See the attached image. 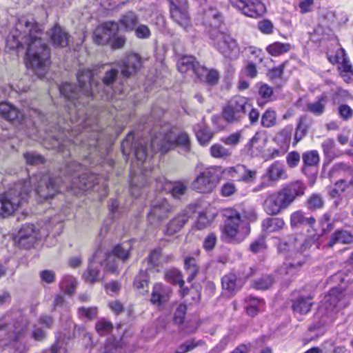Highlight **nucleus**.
<instances>
[{"label":"nucleus","mask_w":353,"mask_h":353,"mask_svg":"<svg viewBox=\"0 0 353 353\" xmlns=\"http://www.w3.org/2000/svg\"><path fill=\"white\" fill-rule=\"evenodd\" d=\"M42 26L34 19L22 17L7 38L12 48H26L27 66L39 78L46 76L50 61V50L41 38Z\"/></svg>","instance_id":"f257e3e1"},{"label":"nucleus","mask_w":353,"mask_h":353,"mask_svg":"<svg viewBox=\"0 0 353 353\" xmlns=\"http://www.w3.org/2000/svg\"><path fill=\"white\" fill-rule=\"evenodd\" d=\"M83 166L72 159L66 160L60 169V176L54 177L49 174H43L36 177L37 184L35 192L43 200L52 198L65 186L66 189L74 191H87L99 183V177L92 172L79 174Z\"/></svg>","instance_id":"f03ea898"},{"label":"nucleus","mask_w":353,"mask_h":353,"mask_svg":"<svg viewBox=\"0 0 353 353\" xmlns=\"http://www.w3.org/2000/svg\"><path fill=\"white\" fill-rule=\"evenodd\" d=\"M134 139L133 133L129 132L121 143V150L125 156L131 152L134 153L138 164L141 166L140 170L143 176L147 174L144 163L150 158V153H165L176 146L181 147L186 152L190 151V139L188 134L181 132L176 137L168 124H165L158 132H155L150 141V150H148L144 139H138L135 141Z\"/></svg>","instance_id":"7ed1b4c3"},{"label":"nucleus","mask_w":353,"mask_h":353,"mask_svg":"<svg viewBox=\"0 0 353 353\" xmlns=\"http://www.w3.org/2000/svg\"><path fill=\"white\" fill-rule=\"evenodd\" d=\"M93 73L88 68L80 69L77 73L78 85L65 83L59 86V92L65 99L71 100L74 112L81 111L80 105L84 107L88 104L94 96V90L91 84Z\"/></svg>","instance_id":"20e7f679"},{"label":"nucleus","mask_w":353,"mask_h":353,"mask_svg":"<svg viewBox=\"0 0 353 353\" xmlns=\"http://www.w3.org/2000/svg\"><path fill=\"white\" fill-rule=\"evenodd\" d=\"M305 185L299 181L291 183L279 191L268 195L263 203L264 211L275 216L286 210L295 199L304 194Z\"/></svg>","instance_id":"39448f33"},{"label":"nucleus","mask_w":353,"mask_h":353,"mask_svg":"<svg viewBox=\"0 0 353 353\" xmlns=\"http://www.w3.org/2000/svg\"><path fill=\"white\" fill-rule=\"evenodd\" d=\"M28 319L20 313H7L0 319V347L14 345L28 325Z\"/></svg>","instance_id":"423d86ee"},{"label":"nucleus","mask_w":353,"mask_h":353,"mask_svg":"<svg viewBox=\"0 0 353 353\" xmlns=\"http://www.w3.org/2000/svg\"><path fill=\"white\" fill-rule=\"evenodd\" d=\"M31 191L30 183L20 181L0 194V218H6L17 211L26 201Z\"/></svg>","instance_id":"0eeeda50"},{"label":"nucleus","mask_w":353,"mask_h":353,"mask_svg":"<svg viewBox=\"0 0 353 353\" xmlns=\"http://www.w3.org/2000/svg\"><path fill=\"white\" fill-rule=\"evenodd\" d=\"M104 266V270L109 273H116L118 266L116 260L110 254L99 248L92 257L89 260V265L83 274V278L87 283L92 284L99 278L100 268Z\"/></svg>","instance_id":"6e6552de"},{"label":"nucleus","mask_w":353,"mask_h":353,"mask_svg":"<svg viewBox=\"0 0 353 353\" xmlns=\"http://www.w3.org/2000/svg\"><path fill=\"white\" fill-rule=\"evenodd\" d=\"M247 98L241 96H235L232 98L223 108V118L228 123L241 122L245 119V108Z\"/></svg>","instance_id":"1a4fd4ad"},{"label":"nucleus","mask_w":353,"mask_h":353,"mask_svg":"<svg viewBox=\"0 0 353 353\" xmlns=\"http://www.w3.org/2000/svg\"><path fill=\"white\" fill-rule=\"evenodd\" d=\"M214 35L211 41L217 50L226 58L236 59L239 52L236 41L224 32H216Z\"/></svg>","instance_id":"9d476101"},{"label":"nucleus","mask_w":353,"mask_h":353,"mask_svg":"<svg viewBox=\"0 0 353 353\" xmlns=\"http://www.w3.org/2000/svg\"><path fill=\"white\" fill-rule=\"evenodd\" d=\"M89 70H90V69ZM91 71L94 73L93 70H91ZM118 74V70L114 68H111L110 70H107L102 79L101 84L98 82H95L93 79L94 76H92L91 79V84L94 90V93L95 92H98L104 100H110L112 99V88L117 79ZM93 75H94V74H93Z\"/></svg>","instance_id":"9b49d317"},{"label":"nucleus","mask_w":353,"mask_h":353,"mask_svg":"<svg viewBox=\"0 0 353 353\" xmlns=\"http://www.w3.org/2000/svg\"><path fill=\"white\" fill-rule=\"evenodd\" d=\"M219 175L214 169H207L201 172L192 183V188L200 193H210L216 187Z\"/></svg>","instance_id":"f8f14e48"},{"label":"nucleus","mask_w":353,"mask_h":353,"mask_svg":"<svg viewBox=\"0 0 353 353\" xmlns=\"http://www.w3.org/2000/svg\"><path fill=\"white\" fill-rule=\"evenodd\" d=\"M232 7L243 14L256 18L266 11L265 5L259 0H228Z\"/></svg>","instance_id":"ddd939ff"},{"label":"nucleus","mask_w":353,"mask_h":353,"mask_svg":"<svg viewBox=\"0 0 353 353\" xmlns=\"http://www.w3.org/2000/svg\"><path fill=\"white\" fill-rule=\"evenodd\" d=\"M223 215L225 218L223 233L230 240H234L239 232L241 214L233 208H225L223 210Z\"/></svg>","instance_id":"4468645a"},{"label":"nucleus","mask_w":353,"mask_h":353,"mask_svg":"<svg viewBox=\"0 0 353 353\" xmlns=\"http://www.w3.org/2000/svg\"><path fill=\"white\" fill-rule=\"evenodd\" d=\"M203 23L205 27V31L210 39L214 38L216 32L223 33V17L219 11L215 8H209L205 10Z\"/></svg>","instance_id":"2eb2a0df"},{"label":"nucleus","mask_w":353,"mask_h":353,"mask_svg":"<svg viewBox=\"0 0 353 353\" xmlns=\"http://www.w3.org/2000/svg\"><path fill=\"white\" fill-rule=\"evenodd\" d=\"M169 2L171 18L176 23L187 30L191 26L190 18L187 10V1L174 2L173 0H169Z\"/></svg>","instance_id":"dca6fc26"},{"label":"nucleus","mask_w":353,"mask_h":353,"mask_svg":"<svg viewBox=\"0 0 353 353\" xmlns=\"http://www.w3.org/2000/svg\"><path fill=\"white\" fill-rule=\"evenodd\" d=\"M119 25L115 21H107L98 27L93 34V39L97 45H106L110 43L112 37L118 34Z\"/></svg>","instance_id":"f3484780"},{"label":"nucleus","mask_w":353,"mask_h":353,"mask_svg":"<svg viewBox=\"0 0 353 353\" xmlns=\"http://www.w3.org/2000/svg\"><path fill=\"white\" fill-rule=\"evenodd\" d=\"M171 207L167 200L157 199L151 203L148 214V221L150 224H157L165 219L170 212Z\"/></svg>","instance_id":"a211bd4d"},{"label":"nucleus","mask_w":353,"mask_h":353,"mask_svg":"<svg viewBox=\"0 0 353 353\" xmlns=\"http://www.w3.org/2000/svg\"><path fill=\"white\" fill-rule=\"evenodd\" d=\"M305 256L299 252H296L292 261H286L280 267L278 270V273L281 276L286 277L287 280H290L299 272L301 267L305 263Z\"/></svg>","instance_id":"6ab92c4d"},{"label":"nucleus","mask_w":353,"mask_h":353,"mask_svg":"<svg viewBox=\"0 0 353 353\" xmlns=\"http://www.w3.org/2000/svg\"><path fill=\"white\" fill-rule=\"evenodd\" d=\"M121 74L123 78H129L135 74L142 67V59L141 57L135 53L128 54L122 61L120 65Z\"/></svg>","instance_id":"aec40b11"},{"label":"nucleus","mask_w":353,"mask_h":353,"mask_svg":"<svg viewBox=\"0 0 353 353\" xmlns=\"http://www.w3.org/2000/svg\"><path fill=\"white\" fill-rule=\"evenodd\" d=\"M223 173L236 181H250L256 176V171L248 170L245 165L238 164L225 168Z\"/></svg>","instance_id":"412c9836"},{"label":"nucleus","mask_w":353,"mask_h":353,"mask_svg":"<svg viewBox=\"0 0 353 353\" xmlns=\"http://www.w3.org/2000/svg\"><path fill=\"white\" fill-rule=\"evenodd\" d=\"M37 235L34 225L29 223L23 225L19 232V245L24 249L33 247L37 240Z\"/></svg>","instance_id":"4be33fe9"},{"label":"nucleus","mask_w":353,"mask_h":353,"mask_svg":"<svg viewBox=\"0 0 353 353\" xmlns=\"http://www.w3.org/2000/svg\"><path fill=\"white\" fill-rule=\"evenodd\" d=\"M50 148L61 152L63 156H70L71 149L74 147V143L70 139L65 137L63 131L59 130L57 135H52Z\"/></svg>","instance_id":"5701e85b"},{"label":"nucleus","mask_w":353,"mask_h":353,"mask_svg":"<svg viewBox=\"0 0 353 353\" xmlns=\"http://www.w3.org/2000/svg\"><path fill=\"white\" fill-rule=\"evenodd\" d=\"M47 34L50 43L53 46L61 48L68 46L70 36L59 25H55L48 31Z\"/></svg>","instance_id":"b1692460"},{"label":"nucleus","mask_w":353,"mask_h":353,"mask_svg":"<svg viewBox=\"0 0 353 353\" xmlns=\"http://www.w3.org/2000/svg\"><path fill=\"white\" fill-rule=\"evenodd\" d=\"M190 212V210H185L170 220L166 225L165 234L172 236L179 232L189 220Z\"/></svg>","instance_id":"393cba45"},{"label":"nucleus","mask_w":353,"mask_h":353,"mask_svg":"<svg viewBox=\"0 0 353 353\" xmlns=\"http://www.w3.org/2000/svg\"><path fill=\"white\" fill-rule=\"evenodd\" d=\"M171 294L172 290L169 286L157 283L153 288L150 301L154 305H160L169 300Z\"/></svg>","instance_id":"a878e982"},{"label":"nucleus","mask_w":353,"mask_h":353,"mask_svg":"<svg viewBox=\"0 0 353 353\" xmlns=\"http://www.w3.org/2000/svg\"><path fill=\"white\" fill-rule=\"evenodd\" d=\"M313 123L312 119L309 118L307 115L301 116L297 121V125L295 129L293 146L301 141L307 134Z\"/></svg>","instance_id":"bb28decb"},{"label":"nucleus","mask_w":353,"mask_h":353,"mask_svg":"<svg viewBox=\"0 0 353 353\" xmlns=\"http://www.w3.org/2000/svg\"><path fill=\"white\" fill-rule=\"evenodd\" d=\"M132 250V244L131 241H127L119 243L114 246L112 252H105V253L110 254L116 260V264L118 265L117 259L125 262L130 256V252Z\"/></svg>","instance_id":"cd10ccee"},{"label":"nucleus","mask_w":353,"mask_h":353,"mask_svg":"<svg viewBox=\"0 0 353 353\" xmlns=\"http://www.w3.org/2000/svg\"><path fill=\"white\" fill-rule=\"evenodd\" d=\"M221 284L224 290L232 294L242 288L243 281L241 278H237L234 274L230 273L223 276Z\"/></svg>","instance_id":"c85d7f7f"},{"label":"nucleus","mask_w":353,"mask_h":353,"mask_svg":"<svg viewBox=\"0 0 353 353\" xmlns=\"http://www.w3.org/2000/svg\"><path fill=\"white\" fill-rule=\"evenodd\" d=\"M353 242V235L347 230H337L332 233L326 244V247L332 248L336 243L350 244Z\"/></svg>","instance_id":"c756f323"},{"label":"nucleus","mask_w":353,"mask_h":353,"mask_svg":"<svg viewBox=\"0 0 353 353\" xmlns=\"http://www.w3.org/2000/svg\"><path fill=\"white\" fill-rule=\"evenodd\" d=\"M315 223L316 219L313 216L305 217L300 210L294 212L290 215V226L292 228H299L303 225L313 228Z\"/></svg>","instance_id":"7c9ffc66"},{"label":"nucleus","mask_w":353,"mask_h":353,"mask_svg":"<svg viewBox=\"0 0 353 353\" xmlns=\"http://www.w3.org/2000/svg\"><path fill=\"white\" fill-rule=\"evenodd\" d=\"M327 102V96L323 93L316 97V101L306 104V110L316 116H321L325 112Z\"/></svg>","instance_id":"2f4dec72"},{"label":"nucleus","mask_w":353,"mask_h":353,"mask_svg":"<svg viewBox=\"0 0 353 353\" xmlns=\"http://www.w3.org/2000/svg\"><path fill=\"white\" fill-rule=\"evenodd\" d=\"M312 299L310 296H299L293 301L292 305L293 311L300 314H307L313 304Z\"/></svg>","instance_id":"473e14b6"},{"label":"nucleus","mask_w":353,"mask_h":353,"mask_svg":"<svg viewBox=\"0 0 353 353\" xmlns=\"http://www.w3.org/2000/svg\"><path fill=\"white\" fill-rule=\"evenodd\" d=\"M201 64L196 61L193 56H183L177 63L178 70L181 73H185L190 70H192L196 75V70L201 68Z\"/></svg>","instance_id":"72a5a7b5"},{"label":"nucleus","mask_w":353,"mask_h":353,"mask_svg":"<svg viewBox=\"0 0 353 353\" xmlns=\"http://www.w3.org/2000/svg\"><path fill=\"white\" fill-rule=\"evenodd\" d=\"M264 146V139L259 132H256L245 145V149L250 155L254 157L261 152Z\"/></svg>","instance_id":"f704fd0d"},{"label":"nucleus","mask_w":353,"mask_h":353,"mask_svg":"<svg viewBox=\"0 0 353 353\" xmlns=\"http://www.w3.org/2000/svg\"><path fill=\"white\" fill-rule=\"evenodd\" d=\"M196 77L201 81L211 85L216 84L219 79V73L216 70H208L203 65L197 69Z\"/></svg>","instance_id":"c9c22d12"},{"label":"nucleus","mask_w":353,"mask_h":353,"mask_svg":"<svg viewBox=\"0 0 353 353\" xmlns=\"http://www.w3.org/2000/svg\"><path fill=\"white\" fill-rule=\"evenodd\" d=\"M139 22L138 15L133 11H128L121 16L119 23L125 32H132Z\"/></svg>","instance_id":"e433bc0d"},{"label":"nucleus","mask_w":353,"mask_h":353,"mask_svg":"<svg viewBox=\"0 0 353 353\" xmlns=\"http://www.w3.org/2000/svg\"><path fill=\"white\" fill-rule=\"evenodd\" d=\"M292 131V125H286L276 133L274 140L280 145L281 148L288 149L291 143Z\"/></svg>","instance_id":"4c0bfd02"},{"label":"nucleus","mask_w":353,"mask_h":353,"mask_svg":"<svg viewBox=\"0 0 353 353\" xmlns=\"http://www.w3.org/2000/svg\"><path fill=\"white\" fill-rule=\"evenodd\" d=\"M265 175L272 181L286 178L284 165L279 161H275L268 168Z\"/></svg>","instance_id":"58836bf2"},{"label":"nucleus","mask_w":353,"mask_h":353,"mask_svg":"<svg viewBox=\"0 0 353 353\" xmlns=\"http://www.w3.org/2000/svg\"><path fill=\"white\" fill-rule=\"evenodd\" d=\"M194 130L198 141L203 145L208 144L214 136L209 128L203 123L197 124Z\"/></svg>","instance_id":"ea45409f"},{"label":"nucleus","mask_w":353,"mask_h":353,"mask_svg":"<svg viewBox=\"0 0 353 353\" xmlns=\"http://www.w3.org/2000/svg\"><path fill=\"white\" fill-rule=\"evenodd\" d=\"M0 115L8 121H14L19 118L20 112L11 104L2 102L0 103Z\"/></svg>","instance_id":"a19ab883"},{"label":"nucleus","mask_w":353,"mask_h":353,"mask_svg":"<svg viewBox=\"0 0 353 353\" xmlns=\"http://www.w3.org/2000/svg\"><path fill=\"white\" fill-rule=\"evenodd\" d=\"M285 226V221L282 218H266L262 222L263 230L271 233L281 230Z\"/></svg>","instance_id":"79ce46f5"},{"label":"nucleus","mask_w":353,"mask_h":353,"mask_svg":"<svg viewBox=\"0 0 353 353\" xmlns=\"http://www.w3.org/2000/svg\"><path fill=\"white\" fill-rule=\"evenodd\" d=\"M149 276L146 271L140 270L134 280V288L141 294L148 292Z\"/></svg>","instance_id":"37998d69"},{"label":"nucleus","mask_w":353,"mask_h":353,"mask_svg":"<svg viewBox=\"0 0 353 353\" xmlns=\"http://www.w3.org/2000/svg\"><path fill=\"white\" fill-rule=\"evenodd\" d=\"M274 281L273 276L265 274L254 280L252 283V287L256 290H266L272 286Z\"/></svg>","instance_id":"c03bdc74"},{"label":"nucleus","mask_w":353,"mask_h":353,"mask_svg":"<svg viewBox=\"0 0 353 353\" xmlns=\"http://www.w3.org/2000/svg\"><path fill=\"white\" fill-rule=\"evenodd\" d=\"M184 265L185 272L188 274L187 281L190 283L194 279L199 272V265L196 259L193 257L185 258Z\"/></svg>","instance_id":"a18cd8bd"},{"label":"nucleus","mask_w":353,"mask_h":353,"mask_svg":"<svg viewBox=\"0 0 353 353\" xmlns=\"http://www.w3.org/2000/svg\"><path fill=\"white\" fill-rule=\"evenodd\" d=\"M340 299L341 294L339 290L336 288L332 289L329 294L324 298L323 305H324L325 309L331 310L335 307L337 305Z\"/></svg>","instance_id":"49530a36"},{"label":"nucleus","mask_w":353,"mask_h":353,"mask_svg":"<svg viewBox=\"0 0 353 353\" xmlns=\"http://www.w3.org/2000/svg\"><path fill=\"white\" fill-rule=\"evenodd\" d=\"M303 166L302 171L305 172L306 167L315 166L319 163V156L316 150L305 152L302 155Z\"/></svg>","instance_id":"de8ad7c7"},{"label":"nucleus","mask_w":353,"mask_h":353,"mask_svg":"<svg viewBox=\"0 0 353 353\" xmlns=\"http://www.w3.org/2000/svg\"><path fill=\"white\" fill-rule=\"evenodd\" d=\"M266 50L272 56H280L290 51V44L275 42L269 45Z\"/></svg>","instance_id":"09e8293b"},{"label":"nucleus","mask_w":353,"mask_h":353,"mask_svg":"<svg viewBox=\"0 0 353 353\" xmlns=\"http://www.w3.org/2000/svg\"><path fill=\"white\" fill-rule=\"evenodd\" d=\"M276 114L272 110H267L261 116V124L264 128H272L276 125Z\"/></svg>","instance_id":"8fccbe9b"},{"label":"nucleus","mask_w":353,"mask_h":353,"mask_svg":"<svg viewBox=\"0 0 353 353\" xmlns=\"http://www.w3.org/2000/svg\"><path fill=\"white\" fill-rule=\"evenodd\" d=\"M246 106H248L249 108H245V118L248 114L250 120V123L251 125H255L259 121L260 113L259 110L254 108L253 105L250 103L248 98L246 101Z\"/></svg>","instance_id":"3c124183"},{"label":"nucleus","mask_w":353,"mask_h":353,"mask_svg":"<svg viewBox=\"0 0 353 353\" xmlns=\"http://www.w3.org/2000/svg\"><path fill=\"white\" fill-rule=\"evenodd\" d=\"M165 279L167 281L172 284H185V281L183 279L181 273L179 270L175 269L168 271L165 274Z\"/></svg>","instance_id":"603ef678"},{"label":"nucleus","mask_w":353,"mask_h":353,"mask_svg":"<svg viewBox=\"0 0 353 353\" xmlns=\"http://www.w3.org/2000/svg\"><path fill=\"white\" fill-rule=\"evenodd\" d=\"M23 157L28 164L31 165H37L43 164L45 162L44 157L34 152H28L23 154Z\"/></svg>","instance_id":"864d4df0"},{"label":"nucleus","mask_w":353,"mask_h":353,"mask_svg":"<svg viewBox=\"0 0 353 353\" xmlns=\"http://www.w3.org/2000/svg\"><path fill=\"white\" fill-rule=\"evenodd\" d=\"M210 154L214 158H225L231 154L229 150L221 144H214L210 147Z\"/></svg>","instance_id":"5fc2aeb1"},{"label":"nucleus","mask_w":353,"mask_h":353,"mask_svg":"<svg viewBox=\"0 0 353 353\" xmlns=\"http://www.w3.org/2000/svg\"><path fill=\"white\" fill-rule=\"evenodd\" d=\"M285 65V63H283L277 67H274L268 70V76L271 81L276 83L278 80L282 79Z\"/></svg>","instance_id":"6e6d98bb"},{"label":"nucleus","mask_w":353,"mask_h":353,"mask_svg":"<svg viewBox=\"0 0 353 353\" xmlns=\"http://www.w3.org/2000/svg\"><path fill=\"white\" fill-rule=\"evenodd\" d=\"M202 344V341H196L195 339L186 341L177 348L176 353H186Z\"/></svg>","instance_id":"4d7b16f0"},{"label":"nucleus","mask_w":353,"mask_h":353,"mask_svg":"<svg viewBox=\"0 0 353 353\" xmlns=\"http://www.w3.org/2000/svg\"><path fill=\"white\" fill-rule=\"evenodd\" d=\"M324 201L319 194H312L307 200V207L310 210L320 209L323 206Z\"/></svg>","instance_id":"13d9d810"},{"label":"nucleus","mask_w":353,"mask_h":353,"mask_svg":"<svg viewBox=\"0 0 353 353\" xmlns=\"http://www.w3.org/2000/svg\"><path fill=\"white\" fill-rule=\"evenodd\" d=\"M95 329L99 334L105 336L112 331L113 325L109 321L101 320L96 323Z\"/></svg>","instance_id":"bf43d9fd"},{"label":"nucleus","mask_w":353,"mask_h":353,"mask_svg":"<svg viewBox=\"0 0 353 353\" xmlns=\"http://www.w3.org/2000/svg\"><path fill=\"white\" fill-rule=\"evenodd\" d=\"M187 190V185L181 181H176L172 185L171 194L174 198L180 199L185 194Z\"/></svg>","instance_id":"052dcab7"},{"label":"nucleus","mask_w":353,"mask_h":353,"mask_svg":"<svg viewBox=\"0 0 353 353\" xmlns=\"http://www.w3.org/2000/svg\"><path fill=\"white\" fill-rule=\"evenodd\" d=\"M322 148L324 154L330 158L333 159L336 156L334 148L335 142L333 139H327L322 143Z\"/></svg>","instance_id":"680f3d73"},{"label":"nucleus","mask_w":353,"mask_h":353,"mask_svg":"<svg viewBox=\"0 0 353 353\" xmlns=\"http://www.w3.org/2000/svg\"><path fill=\"white\" fill-rule=\"evenodd\" d=\"M97 307H81L78 310V314L79 317L81 319H87L89 320L93 319L96 318L97 315Z\"/></svg>","instance_id":"e2e57ef3"},{"label":"nucleus","mask_w":353,"mask_h":353,"mask_svg":"<svg viewBox=\"0 0 353 353\" xmlns=\"http://www.w3.org/2000/svg\"><path fill=\"white\" fill-rule=\"evenodd\" d=\"M342 59L344 72H350L353 74V70L352 65L348 63V61L347 60L345 51L343 48L339 49L336 54L335 61L339 62V59Z\"/></svg>","instance_id":"0e129e2a"},{"label":"nucleus","mask_w":353,"mask_h":353,"mask_svg":"<svg viewBox=\"0 0 353 353\" xmlns=\"http://www.w3.org/2000/svg\"><path fill=\"white\" fill-rule=\"evenodd\" d=\"M70 305L65 301L64 296L57 295L53 301V310L61 309L62 311H67Z\"/></svg>","instance_id":"69168bd1"},{"label":"nucleus","mask_w":353,"mask_h":353,"mask_svg":"<svg viewBox=\"0 0 353 353\" xmlns=\"http://www.w3.org/2000/svg\"><path fill=\"white\" fill-rule=\"evenodd\" d=\"M133 31H134L136 37L141 39H148L151 35L150 28L144 24L139 25L137 28L135 27Z\"/></svg>","instance_id":"338daca9"},{"label":"nucleus","mask_w":353,"mask_h":353,"mask_svg":"<svg viewBox=\"0 0 353 353\" xmlns=\"http://www.w3.org/2000/svg\"><path fill=\"white\" fill-rule=\"evenodd\" d=\"M241 137V132H236L228 137H223L221 141L228 145L235 146L239 143Z\"/></svg>","instance_id":"774afa93"}]
</instances>
